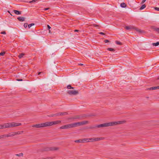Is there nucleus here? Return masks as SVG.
Segmentation results:
<instances>
[{
  "label": "nucleus",
  "instance_id": "obj_1",
  "mask_svg": "<svg viewBox=\"0 0 159 159\" xmlns=\"http://www.w3.org/2000/svg\"><path fill=\"white\" fill-rule=\"evenodd\" d=\"M123 122L122 121H112L107 122L98 125H96L93 127H91L90 128L93 129L96 128H99L101 127L113 126L121 124Z\"/></svg>",
  "mask_w": 159,
  "mask_h": 159
},
{
  "label": "nucleus",
  "instance_id": "obj_2",
  "mask_svg": "<svg viewBox=\"0 0 159 159\" xmlns=\"http://www.w3.org/2000/svg\"><path fill=\"white\" fill-rule=\"evenodd\" d=\"M21 123H7L3 125H0V129H4L7 128L13 127L18 126L21 125Z\"/></svg>",
  "mask_w": 159,
  "mask_h": 159
},
{
  "label": "nucleus",
  "instance_id": "obj_3",
  "mask_svg": "<svg viewBox=\"0 0 159 159\" xmlns=\"http://www.w3.org/2000/svg\"><path fill=\"white\" fill-rule=\"evenodd\" d=\"M61 122V120H58L55 121L47 122V126H48L59 124Z\"/></svg>",
  "mask_w": 159,
  "mask_h": 159
},
{
  "label": "nucleus",
  "instance_id": "obj_4",
  "mask_svg": "<svg viewBox=\"0 0 159 159\" xmlns=\"http://www.w3.org/2000/svg\"><path fill=\"white\" fill-rule=\"evenodd\" d=\"M34 127H36L37 128L43 127L47 126V122L39 124H38L34 125L32 126Z\"/></svg>",
  "mask_w": 159,
  "mask_h": 159
},
{
  "label": "nucleus",
  "instance_id": "obj_5",
  "mask_svg": "<svg viewBox=\"0 0 159 159\" xmlns=\"http://www.w3.org/2000/svg\"><path fill=\"white\" fill-rule=\"evenodd\" d=\"M105 139L104 137L100 138H90L89 139V141L90 140V141L93 142L94 141H97L101 140H103Z\"/></svg>",
  "mask_w": 159,
  "mask_h": 159
},
{
  "label": "nucleus",
  "instance_id": "obj_6",
  "mask_svg": "<svg viewBox=\"0 0 159 159\" xmlns=\"http://www.w3.org/2000/svg\"><path fill=\"white\" fill-rule=\"evenodd\" d=\"M67 93L70 95H76L79 93L78 91L76 90H69L67 91Z\"/></svg>",
  "mask_w": 159,
  "mask_h": 159
},
{
  "label": "nucleus",
  "instance_id": "obj_7",
  "mask_svg": "<svg viewBox=\"0 0 159 159\" xmlns=\"http://www.w3.org/2000/svg\"><path fill=\"white\" fill-rule=\"evenodd\" d=\"M68 129L75 127L77 126V122L67 124Z\"/></svg>",
  "mask_w": 159,
  "mask_h": 159
},
{
  "label": "nucleus",
  "instance_id": "obj_8",
  "mask_svg": "<svg viewBox=\"0 0 159 159\" xmlns=\"http://www.w3.org/2000/svg\"><path fill=\"white\" fill-rule=\"evenodd\" d=\"M88 123V121H83L77 122V126L84 125L87 124Z\"/></svg>",
  "mask_w": 159,
  "mask_h": 159
},
{
  "label": "nucleus",
  "instance_id": "obj_9",
  "mask_svg": "<svg viewBox=\"0 0 159 159\" xmlns=\"http://www.w3.org/2000/svg\"><path fill=\"white\" fill-rule=\"evenodd\" d=\"M57 149H58V148L55 147L50 148L47 147L44 149V150L46 151H48L49 150H57Z\"/></svg>",
  "mask_w": 159,
  "mask_h": 159
},
{
  "label": "nucleus",
  "instance_id": "obj_10",
  "mask_svg": "<svg viewBox=\"0 0 159 159\" xmlns=\"http://www.w3.org/2000/svg\"><path fill=\"white\" fill-rule=\"evenodd\" d=\"M125 28L126 30H134L135 29V27L132 25H129V26H127L125 27Z\"/></svg>",
  "mask_w": 159,
  "mask_h": 159
},
{
  "label": "nucleus",
  "instance_id": "obj_11",
  "mask_svg": "<svg viewBox=\"0 0 159 159\" xmlns=\"http://www.w3.org/2000/svg\"><path fill=\"white\" fill-rule=\"evenodd\" d=\"M157 89H159V86H157L156 87H152L149 88H148L147 90H156Z\"/></svg>",
  "mask_w": 159,
  "mask_h": 159
},
{
  "label": "nucleus",
  "instance_id": "obj_12",
  "mask_svg": "<svg viewBox=\"0 0 159 159\" xmlns=\"http://www.w3.org/2000/svg\"><path fill=\"white\" fill-rule=\"evenodd\" d=\"M134 30H136L139 33H145V31L144 30H142L141 29H140L137 28H136L135 27Z\"/></svg>",
  "mask_w": 159,
  "mask_h": 159
},
{
  "label": "nucleus",
  "instance_id": "obj_13",
  "mask_svg": "<svg viewBox=\"0 0 159 159\" xmlns=\"http://www.w3.org/2000/svg\"><path fill=\"white\" fill-rule=\"evenodd\" d=\"M5 137H12L14 136V132H12L11 133L8 134H5Z\"/></svg>",
  "mask_w": 159,
  "mask_h": 159
},
{
  "label": "nucleus",
  "instance_id": "obj_14",
  "mask_svg": "<svg viewBox=\"0 0 159 159\" xmlns=\"http://www.w3.org/2000/svg\"><path fill=\"white\" fill-rule=\"evenodd\" d=\"M17 19L20 21H25V18L23 17H19L17 18Z\"/></svg>",
  "mask_w": 159,
  "mask_h": 159
},
{
  "label": "nucleus",
  "instance_id": "obj_15",
  "mask_svg": "<svg viewBox=\"0 0 159 159\" xmlns=\"http://www.w3.org/2000/svg\"><path fill=\"white\" fill-rule=\"evenodd\" d=\"M13 11L16 15H20L21 14V11H19L14 10Z\"/></svg>",
  "mask_w": 159,
  "mask_h": 159
},
{
  "label": "nucleus",
  "instance_id": "obj_16",
  "mask_svg": "<svg viewBox=\"0 0 159 159\" xmlns=\"http://www.w3.org/2000/svg\"><path fill=\"white\" fill-rule=\"evenodd\" d=\"M80 141L81 143H84L85 141H86L87 142L89 141V139L88 138L81 139H80Z\"/></svg>",
  "mask_w": 159,
  "mask_h": 159
},
{
  "label": "nucleus",
  "instance_id": "obj_17",
  "mask_svg": "<svg viewBox=\"0 0 159 159\" xmlns=\"http://www.w3.org/2000/svg\"><path fill=\"white\" fill-rule=\"evenodd\" d=\"M60 129H68L67 125H66L62 126L60 127Z\"/></svg>",
  "mask_w": 159,
  "mask_h": 159
},
{
  "label": "nucleus",
  "instance_id": "obj_18",
  "mask_svg": "<svg viewBox=\"0 0 159 159\" xmlns=\"http://www.w3.org/2000/svg\"><path fill=\"white\" fill-rule=\"evenodd\" d=\"M83 117L82 116H80V115H77V116H74L73 118V119H80L81 118Z\"/></svg>",
  "mask_w": 159,
  "mask_h": 159
},
{
  "label": "nucleus",
  "instance_id": "obj_19",
  "mask_svg": "<svg viewBox=\"0 0 159 159\" xmlns=\"http://www.w3.org/2000/svg\"><path fill=\"white\" fill-rule=\"evenodd\" d=\"M68 114V113L66 112H60V115L61 116H63L66 115Z\"/></svg>",
  "mask_w": 159,
  "mask_h": 159
},
{
  "label": "nucleus",
  "instance_id": "obj_20",
  "mask_svg": "<svg viewBox=\"0 0 159 159\" xmlns=\"http://www.w3.org/2000/svg\"><path fill=\"white\" fill-rule=\"evenodd\" d=\"M23 132V131H18L16 132H14V135H18L22 134Z\"/></svg>",
  "mask_w": 159,
  "mask_h": 159
},
{
  "label": "nucleus",
  "instance_id": "obj_21",
  "mask_svg": "<svg viewBox=\"0 0 159 159\" xmlns=\"http://www.w3.org/2000/svg\"><path fill=\"white\" fill-rule=\"evenodd\" d=\"M152 44L154 46H157L159 45V42H157L156 43H153Z\"/></svg>",
  "mask_w": 159,
  "mask_h": 159
},
{
  "label": "nucleus",
  "instance_id": "obj_22",
  "mask_svg": "<svg viewBox=\"0 0 159 159\" xmlns=\"http://www.w3.org/2000/svg\"><path fill=\"white\" fill-rule=\"evenodd\" d=\"M120 6L122 7H126V5L124 3H122L120 4Z\"/></svg>",
  "mask_w": 159,
  "mask_h": 159
},
{
  "label": "nucleus",
  "instance_id": "obj_23",
  "mask_svg": "<svg viewBox=\"0 0 159 159\" xmlns=\"http://www.w3.org/2000/svg\"><path fill=\"white\" fill-rule=\"evenodd\" d=\"M107 50L108 51H112V52H114L115 51V49L112 48H107Z\"/></svg>",
  "mask_w": 159,
  "mask_h": 159
},
{
  "label": "nucleus",
  "instance_id": "obj_24",
  "mask_svg": "<svg viewBox=\"0 0 159 159\" xmlns=\"http://www.w3.org/2000/svg\"><path fill=\"white\" fill-rule=\"evenodd\" d=\"M146 7V5L145 4H143L140 8V10H142L144 9Z\"/></svg>",
  "mask_w": 159,
  "mask_h": 159
},
{
  "label": "nucleus",
  "instance_id": "obj_25",
  "mask_svg": "<svg viewBox=\"0 0 159 159\" xmlns=\"http://www.w3.org/2000/svg\"><path fill=\"white\" fill-rule=\"evenodd\" d=\"M153 29L155 31H156L158 33H159V28H153Z\"/></svg>",
  "mask_w": 159,
  "mask_h": 159
},
{
  "label": "nucleus",
  "instance_id": "obj_26",
  "mask_svg": "<svg viewBox=\"0 0 159 159\" xmlns=\"http://www.w3.org/2000/svg\"><path fill=\"white\" fill-rule=\"evenodd\" d=\"M25 54L23 53H21L19 55V58H21L23 57V56Z\"/></svg>",
  "mask_w": 159,
  "mask_h": 159
},
{
  "label": "nucleus",
  "instance_id": "obj_27",
  "mask_svg": "<svg viewBox=\"0 0 159 159\" xmlns=\"http://www.w3.org/2000/svg\"><path fill=\"white\" fill-rule=\"evenodd\" d=\"M67 89H73L74 88L73 87H72L71 86V85L69 84L67 85Z\"/></svg>",
  "mask_w": 159,
  "mask_h": 159
},
{
  "label": "nucleus",
  "instance_id": "obj_28",
  "mask_svg": "<svg viewBox=\"0 0 159 159\" xmlns=\"http://www.w3.org/2000/svg\"><path fill=\"white\" fill-rule=\"evenodd\" d=\"M34 25V23H31L30 24H29L28 25V27L30 28L32 26H33Z\"/></svg>",
  "mask_w": 159,
  "mask_h": 159
},
{
  "label": "nucleus",
  "instance_id": "obj_29",
  "mask_svg": "<svg viewBox=\"0 0 159 159\" xmlns=\"http://www.w3.org/2000/svg\"><path fill=\"white\" fill-rule=\"evenodd\" d=\"M23 153H19V154H16V155L17 156L20 157L21 156H23Z\"/></svg>",
  "mask_w": 159,
  "mask_h": 159
},
{
  "label": "nucleus",
  "instance_id": "obj_30",
  "mask_svg": "<svg viewBox=\"0 0 159 159\" xmlns=\"http://www.w3.org/2000/svg\"><path fill=\"white\" fill-rule=\"evenodd\" d=\"M5 137V135L3 134L2 135H0V139H3Z\"/></svg>",
  "mask_w": 159,
  "mask_h": 159
},
{
  "label": "nucleus",
  "instance_id": "obj_31",
  "mask_svg": "<svg viewBox=\"0 0 159 159\" xmlns=\"http://www.w3.org/2000/svg\"><path fill=\"white\" fill-rule=\"evenodd\" d=\"M5 53V52H0V55L3 56Z\"/></svg>",
  "mask_w": 159,
  "mask_h": 159
},
{
  "label": "nucleus",
  "instance_id": "obj_32",
  "mask_svg": "<svg viewBox=\"0 0 159 159\" xmlns=\"http://www.w3.org/2000/svg\"><path fill=\"white\" fill-rule=\"evenodd\" d=\"M54 115H55V116H60V112L56 113V114H54Z\"/></svg>",
  "mask_w": 159,
  "mask_h": 159
},
{
  "label": "nucleus",
  "instance_id": "obj_33",
  "mask_svg": "<svg viewBox=\"0 0 159 159\" xmlns=\"http://www.w3.org/2000/svg\"><path fill=\"white\" fill-rule=\"evenodd\" d=\"M116 44H118V45H121V43L120 42L118 41H117L116 42Z\"/></svg>",
  "mask_w": 159,
  "mask_h": 159
},
{
  "label": "nucleus",
  "instance_id": "obj_34",
  "mask_svg": "<svg viewBox=\"0 0 159 159\" xmlns=\"http://www.w3.org/2000/svg\"><path fill=\"white\" fill-rule=\"evenodd\" d=\"M27 25H28L27 23H25L24 25V26L25 28H26L27 27Z\"/></svg>",
  "mask_w": 159,
  "mask_h": 159
},
{
  "label": "nucleus",
  "instance_id": "obj_35",
  "mask_svg": "<svg viewBox=\"0 0 159 159\" xmlns=\"http://www.w3.org/2000/svg\"><path fill=\"white\" fill-rule=\"evenodd\" d=\"M37 1V0H33L31 1H30L29 2V3H31L32 2H35L36 1Z\"/></svg>",
  "mask_w": 159,
  "mask_h": 159
},
{
  "label": "nucleus",
  "instance_id": "obj_36",
  "mask_svg": "<svg viewBox=\"0 0 159 159\" xmlns=\"http://www.w3.org/2000/svg\"><path fill=\"white\" fill-rule=\"evenodd\" d=\"M75 143H81L80 139L77 140L75 141Z\"/></svg>",
  "mask_w": 159,
  "mask_h": 159
},
{
  "label": "nucleus",
  "instance_id": "obj_37",
  "mask_svg": "<svg viewBox=\"0 0 159 159\" xmlns=\"http://www.w3.org/2000/svg\"><path fill=\"white\" fill-rule=\"evenodd\" d=\"M154 9L157 11H159V7H155Z\"/></svg>",
  "mask_w": 159,
  "mask_h": 159
},
{
  "label": "nucleus",
  "instance_id": "obj_38",
  "mask_svg": "<svg viewBox=\"0 0 159 159\" xmlns=\"http://www.w3.org/2000/svg\"><path fill=\"white\" fill-rule=\"evenodd\" d=\"M1 33L2 34H6V33L5 31L2 32Z\"/></svg>",
  "mask_w": 159,
  "mask_h": 159
},
{
  "label": "nucleus",
  "instance_id": "obj_39",
  "mask_svg": "<svg viewBox=\"0 0 159 159\" xmlns=\"http://www.w3.org/2000/svg\"><path fill=\"white\" fill-rule=\"evenodd\" d=\"M99 34H101L102 35H105V34L104 33L102 32H101L99 33Z\"/></svg>",
  "mask_w": 159,
  "mask_h": 159
},
{
  "label": "nucleus",
  "instance_id": "obj_40",
  "mask_svg": "<svg viewBox=\"0 0 159 159\" xmlns=\"http://www.w3.org/2000/svg\"><path fill=\"white\" fill-rule=\"evenodd\" d=\"M109 42V41L107 39H106L105 40V41H104V42L105 43H107Z\"/></svg>",
  "mask_w": 159,
  "mask_h": 159
},
{
  "label": "nucleus",
  "instance_id": "obj_41",
  "mask_svg": "<svg viewBox=\"0 0 159 159\" xmlns=\"http://www.w3.org/2000/svg\"><path fill=\"white\" fill-rule=\"evenodd\" d=\"M49 116H51V117L55 116V115H54V114H51Z\"/></svg>",
  "mask_w": 159,
  "mask_h": 159
},
{
  "label": "nucleus",
  "instance_id": "obj_42",
  "mask_svg": "<svg viewBox=\"0 0 159 159\" xmlns=\"http://www.w3.org/2000/svg\"><path fill=\"white\" fill-rule=\"evenodd\" d=\"M47 27H48V30H50L51 28V27H50V26L49 25H47Z\"/></svg>",
  "mask_w": 159,
  "mask_h": 159
},
{
  "label": "nucleus",
  "instance_id": "obj_43",
  "mask_svg": "<svg viewBox=\"0 0 159 159\" xmlns=\"http://www.w3.org/2000/svg\"><path fill=\"white\" fill-rule=\"evenodd\" d=\"M93 26L95 27H98L99 26V25H96V24H93Z\"/></svg>",
  "mask_w": 159,
  "mask_h": 159
},
{
  "label": "nucleus",
  "instance_id": "obj_44",
  "mask_svg": "<svg viewBox=\"0 0 159 159\" xmlns=\"http://www.w3.org/2000/svg\"><path fill=\"white\" fill-rule=\"evenodd\" d=\"M43 73V72H39L38 73V75H41V74H42Z\"/></svg>",
  "mask_w": 159,
  "mask_h": 159
},
{
  "label": "nucleus",
  "instance_id": "obj_45",
  "mask_svg": "<svg viewBox=\"0 0 159 159\" xmlns=\"http://www.w3.org/2000/svg\"><path fill=\"white\" fill-rule=\"evenodd\" d=\"M146 1V0H142L141 3L142 4L143 3Z\"/></svg>",
  "mask_w": 159,
  "mask_h": 159
},
{
  "label": "nucleus",
  "instance_id": "obj_46",
  "mask_svg": "<svg viewBox=\"0 0 159 159\" xmlns=\"http://www.w3.org/2000/svg\"><path fill=\"white\" fill-rule=\"evenodd\" d=\"M16 80L18 81H22V79H17Z\"/></svg>",
  "mask_w": 159,
  "mask_h": 159
},
{
  "label": "nucleus",
  "instance_id": "obj_47",
  "mask_svg": "<svg viewBox=\"0 0 159 159\" xmlns=\"http://www.w3.org/2000/svg\"><path fill=\"white\" fill-rule=\"evenodd\" d=\"M49 9V8H45L44 9V11H46V10H48Z\"/></svg>",
  "mask_w": 159,
  "mask_h": 159
},
{
  "label": "nucleus",
  "instance_id": "obj_48",
  "mask_svg": "<svg viewBox=\"0 0 159 159\" xmlns=\"http://www.w3.org/2000/svg\"><path fill=\"white\" fill-rule=\"evenodd\" d=\"M74 31L75 32H80V31L79 30H75Z\"/></svg>",
  "mask_w": 159,
  "mask_h": 159
},
{
  "label": "nucleus",
  "instance_id": "obj_49",
  "mask_svg": "<svg viewBox=\"0 0 159 159\" xmlns=\"http://www.w3.org/2000/svg\"><path fill=\"white\" fill-rule=\"evenodd\" d=\"M79 65H80V66H82V65H83V64H81V63H80V64H79Z\"/></svg>",
  "mask_w": 159,
  "mask_h": 159
},
{
  "label": "nucleus",
  "instance_id": "obj_50",
  "mask_svg": "<svg viewBox=\"0 0 159 159\" xmlns=\"http://www.w3.org/2000/svg\"><path fill=\"white\" fill-rule=\"evenodd\" d=\"M49 33H51V31H50V30H49Z\"/></svg>",
  "mask_w": 159,
  "mask_h": 159
},
{
  "label": "nucleus",
  "instance_id": "obj_51",
  "mask_svg": "<svg viewBox=\"0 0 159 159\" xmlns=\"http://www.w3.org/2000/svg\"><path fill=\"white\" fill-rule=\"evenodd\" d=\"M157 79L159 80V77L157 78Z\"/></svg>",
  "mask_w": 159,
  "mask_h": 159
}]
</instances>
